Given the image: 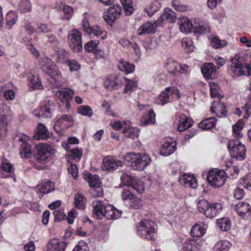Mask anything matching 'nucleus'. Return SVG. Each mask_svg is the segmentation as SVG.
Instances as JSON below:
<instances>
[{"label": "nucleus", "instance_id": "obj_1", "mask_svg": "<svg viewBox=\"0 0 251 251\" xmlns=\"http://www.w3.org/2000/svg\"><path fill=\"white\" fill-rule=\"evenodd\" d=\"M154 223L148 219H144L140 221L137 226V233L140 237L154 241L157 237Z\"/></svg>", "mask_w": 251, "mask_h": 251}, {"label": "nucleus", "instance_id": "obj_2", "mask_svg": "<svg viewBox=\"0 0 251 251\" xmlns=\"http://www.w3.org/2000/svg\"><path fill=\"white\" fill-rule=\"evenodd\" d=\"M124 158L128 162L130 166L135 170L142 171L151 162V158L146 154L128 153L125 155Z\"/></svg>", "mask_w": 251, "mask_h": 251}, {"label": "nucleus", "instance_id": "obj_3", "mask_svg": "<svg viewBox=\"0 0 251 251\" xmlns=\"http://www.w3.org/2000/svg\"><path fill=\"white\" fill-rule=\"evenodd\" d=\"M231 70L235 75H251V66L244 64L238 56L235 55L233 58L231 59Z\"/></svg>", "mask_w": 251, "mask_h": 251}, {"label": "nucleus", "instance_id": "obj_4", "mask_svg": "<svg viewBox=\"0 0 251 251\" xmlns=\"http://www.w3.org/2000/svg\"><path fill=\"white\" fill-rule=\"evenodd\" d=\"M36 150L35 158L37 161L42 164L49 161L54 154V150L51 146L46 144L37 145Z\"/></svg>", "mask_w": 251, "mask_h": 251}, {"label": "nucleus", "instance_id": "obj_5", "mask_svg": "<svg viewBox=\"0 0 251 251\" xmlns=\"http://www.w3.org/2000/svg\"><path fill=\"white\" fill-rule=\"evenodd\" d=\"M40 64L44 71L51 76L54 79L55 87H58L60 86L61 85L58 81V77L59 76V71L52 61L48 58H44L42 59Z\"/></svg>", "mask_w": 251, "mask_h": 251}, {"label": "nucleus", "instance_id": "obj_6", "mask_svg": "<svg viewBox=\"0 0 251 251\" xmlns=\"http://www.w3.org/2000/svg\"><path fill=\"white\" fill-rule=\"evenodd\" d=\"M225 173L222 170H211L208 172L207 180L214 187H219L223 185L226 180Z\"/></svg>", "mask_w": 251, "mask_h": 251}, {"label": "nucleus", "instance_id": "obj_7", "mask_svg": "<svg viewBox=\"0 0 251 251\" xmlns=\"http://www.w3.org/2000/svg\"><path fill=\"white\" fill-rule=\"evenodd\" d=\"M122 184L132 187L139 194L142 193L145 190V185L141 180L132 177L127 174H124L122 177Z\"/></svg>", "mask_w": 251, "mask_h": 251}, {"label": "nucleus", "instance_id": "obj_8", "mask_svg": "<svg viewBox=\"0 0 251 251\" xmlns=\"http://www.w3.org/2000/svg\"><path fill=\"white\" fill-rule=\"evenodd\" d=\"M83 177L88 181L90 187L97 189L98 191L96 192L95 190L92 191L91 193L94 196L98 197L102 194V189L100 187L101 181L98 176L92 175L88 172H85L83 174Z\"/></svg>", "mask_w": 251, "mask_h": 251}, {"label": "nucleus", "instance_id": "obj_9", "mask_svg": "<svg viewBox=\"0 0 251 251\" xmlns=\"http://www.w3.org/2000/svg\"><path fill=\"white\" fill-rule=\"evenodd\" d=\"M229 152L232 156L237 158H243L245 154L246 149L238 140L229 141L228 144Z\"/></svg>", "mask_w": 251, "mask_h": 251}, {"label": "nucleus", "instance_id": "obj_10", "mask_svg": "<svg viewBox=\"0 0 251 251\" xmlns=\"http://www.w3.org/2000/svg\"><path fill=\"white\" fill-rule=\"evenodd\" d=\"M81 34L78 30H73L70 34V47L74 52H79L82 49Z\"/></svg>", "mask_w": 251, "mask_h": 251}, {"label": "nucleus", "instance_id": "obj_11", "mask_svg": "<svg viewBox=\"0 0 251 251\" xmlns=\"http://www.w3.org/2000/svg\"><path fill=\"white\" fill-rule=\"evenodd\" d=\"M197 205V209L209 218L214 217L221 209V205Z\"/></svg>", "mask_w": 251, "mask_h": 251}, {"label": "nucleus", "instance_id": "obj_12", "mask_svg": "<svg viewBox=\"0 0 251 251\" xmlns=\"http://www.w3.org/2000/svg\"><path fill=\"white\" fill-rule=\"evenodd\" d=\"M122 166L123 163L121 161L115 159L111 156H106L102 160V168L106 171H113Z\"/></svg>", "mask_w": 251, "mask_h": 251}, {"label": "nucleus", "instance_id": "obj_13", "mask_svg": "<svg viewBox=\"0 0 251 251\" xmlns=\"http://www.w3.org/2000/svg\"><path fill=\"white\" fill-rule=\"evenodd\" d=\"M121 12V8L119 5H113L109 8L106 14L104 15L105 21L107 23L112 25L120 17Z\"/></svg>", "mask_w": 251, "mask_h": 251}, {"label": "nucleus", "instance_id": "obj_14", "mask_svg": "<svg viewBox=\"0 0 251 251\" xmlns=\"http://www.w3.org/2000/svg\"><path fill=\"white\" fill-rule=\"evenodd\" d=\"M179 181L181 184L186 187L196 188L198 187L197 180L193 175L183 174L179 176Z\"/></svg>", "mask_w": 251, "mask_h": 251}, {"label": "nucleus", "instance_id": "obj_15", "mask_svg": "<svg viewBox=\"0 0 251 251\" xmlns=\"http://www.w3.org/2000/svg\"><path fill=\"white\" fill-rule=\"evenodd\" d=\"M67 246L66 242L58 239H51L47 245V251H64Z\"/></svg>", "mask_w": 251, "mask_h": 251}, {"label": "nucleus", "instance_id": "obj_16", "mask_svg": "<svg viewBox=\"0 0 251 251\" xmlns=\"http://www.w3.org/2000/svg\"><path fill=\"white\" fill-rule=\"evenodd\" d=\"M50 136V132L44 125L39 123L37 128L35 129V134L33 138L35 140L39 139H47Z\"/></svg>", "mask_w": 251, "mask_h": 251}, {"label": "nucleus", "instance_id": "obj_17", "mask_svg": "<svg viewBox=\"0 0 251 251\" xmlns=\"http://www.w3.org/2000/svg\"><path fill=\"white\" fill-rule=\"evenodd\" d=\"M104 217L108 220L117 219L120 217L121 212L114 207L113 205L105 206Z\"/></svg>", "mask_w": 251, "mask_h": 251}, {"label": "nucleus", "instance_id": "obj_18", "mask_svg": "<svg viewBox=\"0 0 251 251\" xmlns=\"http://www.w3.org/2000/svg\"><path fill=\"white\" fill-rule=\"evenodd\" d=\"M156 27L157 25L155 23H146L138 28V34L141 35L143 34L153 33L155 32Z\"/></svg>", "mask_w": 251, "mask_h": 251}, {"label": "nucleus", "instance_id": "obj_19", "mask_svg": "<svg viewBox=\"0 0 251 251\" xmlns=\"http://www.w3.org/2000/svg\"><path fill=\"white\" fill-rule=\"evenodd\" d=\"M212 112L215 113L216 115L219 117H225L227 112L224 103H221L219 100L214 102V105L211 107Z\"/></svg>", "mask_w": 251, "mask_h": 251}, {"label": "nucleus", "instance_id": "obj_20", "mask_svg": "<svg viewBox=\"0 0 251 251\" xmlns=\"http://www.w3.org/2000/svg\"><path fill=\"white\" fill-rule=\"evenodd\" d=\"M201 245L192 238H188L184 242L183 245L184 251H198Z\"/></svg>", "mask_w": 251, "mask_h": 251}, {"label": "nucleus", "instance_id": "obj_21", "mask_svg": "<svg viewBox=\"0 0 251 251\" xmlns=\"http://www.w3.org/2000/svg\"><path fill=\"white\" fill-rule=\"evenodd\" d=\"M139 132L138 129L131 127L130 122H127V124L124 127L123 133L126 137L134 139L138 137Z\"/></svg>", "mask_w": 251, "mask_h": 251}, {"label": "nucleus", "instance_id": "obj_22", "mask_svg": "<svg viewBox=\"0 0 251 251\" xmlns=\"http://www.w3.org/2000/svg\"><path fill=\"white\" fill-rule=\"evenodd\" d=\"M56 96L63 102H68L74 95V91L69 88H64L57 91Z\"/></svg>", "mask_w": 251, "mask_h": 251}, {"label": "nucleus", "instance_id": "obj_23", "mask_svg": "<svg viewBox=\"0 0 251 251\" xmlns=\"http://www.w3.org/2000/svg\"><path fill=\"white\" fill-rule=\"evenodd\" d=\"M202 73L208 79H213L216 77V70L212 63L205 64L202 68Z\"/></svg>", "mask_w": 251, "mask_h": 251}, {"label": "nucleus", "instance_id": "obj_24", "mask_svg": "<svg viewBox=\"0 0 251 251\" xmlns=\"http://www.w3.org/2000/svg\"><path fill=\"white\" fill-rule=\"evenodd\" d=\"M98 44L94 42V41H91L90 42H88L85 45V50L88 51L92 52L97 56L99 55L100 57L102 56V54H101L102 50H100L99 47L98 46Z\"/></svg>", "mask_w": 251, "mask_h": 251}, {"label": "nucleus", "instance_id": "obj_25", "mask_svg": "<svg viewBox=\"0 0 251 251\" xmlns=\"http://www.w3.org/2000/svg\"><path fill=\"white\" fill-rule=\"evenodd\" d=\"M176 144L173 141H167L165 143L161 150V153L165 156H168L173 153L175 150Z\"/></svg>", "mask_w": 251, "mask_h": 251}, {"label": "nucleus", "instance_id": "obj_26", "mask_svg": "<svg viewBox=\"0 0 251 251\" xmlns=\"http://www.w3.org/2000/svg\"><path fill=\"white\" fill-rule=\"evenodd\" d=\"M234 208L238 215L243 218H245L248 213L251 212L250 205H235Z\"/></svg>", "mask_w": 251, "mask_h": 251}, {"label": "nucleus", "instance_id": "obj_27", "mask_svg": "<svg viewBox=\"0 0 251 251\" xmlns=\"http://www.w3.org/2000/svg\"><path fill=\"white\" fill-rule=\"evenodd\" d=\"M193 123V121L191 119L184 116L181 117L177 129L179 131L182 132L191 127Z\"/></svg>", "mask_w": 251, "mask_h": 251}, {"label": "nucleus", "instance_id": "obj_28", "mask_svg": "<svg viewBox=\"0 0 251 251\" xmlns=\"http://www.w3.org/2000/svg\"><path fill=\"white\" fill-rule=\"evenodd\" d=\"M218 226L223 231L229 230L231 227L230 220L227 218H223L217 220Z\"/></svg>", "mask_w": 251, "mask_h": 251}, {"label": "nucleus", "instance_id": "obj_29", "mask_svg": "<svg viewBox=\"0 0 251 251\" xmlns=\"http://www.w3.org/2000/svg\"><path fill=\"white\" fill-rule=\"evenodd\" d=\"M180 29L184 32H189L191 31L193 28V25L191 21L187 18L180 19Z\"/></svg>", "mask_w": 251, "mask_h": 251}, {"label": "nucleus", "instance_id": "obj_30", "mask_svg": "<svg viewBox=\"0 0 251 251\" xmlns=\"http://www.w3.org/2000/svg\"><path fill=\"white\" fill-rule=\"evenodd\" d=\"M216 121V118L213 117L206 119L201 122L199 124V126L203 130L211 129L215 126Z\"/></svg>", "mask_w": 251, "mask_h": 251}, {"label": "nucleus", "instance_id": "obj_31", "mask_svg": "<svg viewBox=\"0 0 251 251\" xmlns=\"http://www.w3.org/2000/svg\"><path fill=\"white\" fill-rule=\"evenodd\" d=\"M205 232V228L199 224H195L191 229L190 233L192 236L201 237Z\"/></svg>", "mask_w": 251, "mask_h": 251}, {"label": "nucleus", "instance_id": "obj_32", "mask_svg": "<svg viewBox=\"0 0 251 251\" xmlns=\"http://www.w3.org/2000/svg\"><path fill=\"white\" fill-rule=\"evenodd\" d=\"M105 209V205H96L93 207V217L97 219H101L104 217Z\"/></svg>", "mask_w": 251, "mask_h": 251}, {"label": "nucleus", "instance_id": "obj_33", "mask_svg": "<svg viewBox=\"0 0 251 251\" xmlns=\"http://www.w3.org/2000/svg\"><path fill=\"white\" fill-rule=\"evenodd\" d=\"M230 245V243L226 240L218 241L214 247V251H228Z\"/></svg>", "mask_w": 251, "mask_h": 251}, {"label": "nucleus", "instance_id": "obj_34", "mask_svg": "<svg viewBox=\"0 0 251 251\" xmlns=\"http://www.w3.org/2000/svg\"><path fill=\"white\" fill-rule=\"evenodd\" d=\"M122 197L123 200L129 201L132 203L142 202L141 199L134 197L129 190L123 192Z\"/></svg>", "mask_w": 251, "mask_h": 251}, {"label": "nucleus", "instance_id": "obj_35", "mask_svg": "<svg viewBox=\"0 0 251 251\" xmlns=\"http://www.w3.org/2000/svg\"><path fill=\"white\" fill-rule=\"evenodd\" d=\"M20 154L22 157L29 158L31 155V146L26 142H24L21 145Z\"/></svg>", "mask_w": 251, "mask_h": 251}, {"label": "nucleus", "instance_id": "obj_36", "mask_svg": "<svg viewBox=\"0 0 251 251\" xmlns=\"http://www.w3.org/2000/svg\"><path fill=\"white\" fill-rule=\"evenodd\" d=\"M119 69L122 71H125L126 73L132 72L134 70V66L131 65L127 62L121 60L118 65Z\"/></svg>", "mask_w": 251, "mask_h": 251}, {"label": "nucleus", "instance_id": "obj_37", "mask_svg": "<svg viewBox=\"0 0 251 251\" xmlns=\"http://www.w3.org/2000/svg\"><path fill=\"white\" fill-rule=\"evenodd\" d=\"M181 44L186 52H191L193 51L194 48L193 42L190 39L187 38L183 39Z\"/></svg>", "mask_w": 251, "mask_h": 251}, {"label": "nucleus", "instance_id": "obj_38", "mask_svg": "<svg viewBox=\"0 0 251 251\" xmlns=\"http://www.w3.org/2000/svg\"><path fill=\"white\" fill-rule=\"evenodd\" d=\"M155 114L153 110L151 109L146 115V117L142 119L141 123L144 125L154 123L155 122Z\"/></svg>", "mask_w": 251, "mask_h": 251}, {"label": "nucleus", "instance_id": "obj_39", "mask_svg": "<svg viewBox=\"0 0 251 251\" xmlns=\"http://www.w3.org/2000/svg\"><path fill=\"white\" fill-rule=\"evenodd\" d=\"M124 9L126 15L131 14L134 10L131 0H122Z\"/></svg>", "mask_w": 251, "mask_h": 251}, {"label": "nucleus", "instance_id": "obj_40", "mask_svg": "<svg viewBox=\"0 0 251 251\" xmlns=\"http://www.w3.org/2000/svg\"><path fill=\"white\" fill-rule=\"evenodd\" d=\"M78 113L83 115L91 117L93 115L91 108L87 105L80 106L77 108Z\"/></svg>", "mask_w": 251, "mask_h": 251}, {"label": "nucleus", "instance_id": "obj_41", "mask_svg": "<svg viewBox=\"0 0 251 251\" xmlns=\"http://www.w3.org/2000/svg\"><path fill=\"white\" fill-rule=\"evenodd\" d=\"M54 189V185L51 182H48L41 186L39 192L43 194H47Z\"/></svg>", "mask_w": 251, "mask_h": 251}, {"label": "nucleus", "instance_id": "obj_42", "mask_svg": "<svg viewBox=\"0 0 251 251\" xmlns=\"http://www.w3.org/2000/svg\"><path fill=\"white\" fill-rule=\"evenodd\" d=\"M53 214L55 217V221L59 222L66 220V218H67L64 209L61 208L55 210L53 212Z\"/></svg>", "mask_w": 251, "mask_h": 251}, {"label": "nucleus", "instance_id": "obj_43", "mask_svg": "<svg viewBox=\"0 0 251 251\" xmlns=\"http://www.w3.org/2000/svg\"><path fill=\"white\" fill-rule=\"evenodd\" d=\"M82 156V152L78 149L70 150V153L66 155L68 157H72L75 160H79Z\"/></svg>", "mask_w": 251, "mask_h": 251}, {"label": "nucleus", "instance_id": "obj_44", "mask_svg": "<svg viewBox=\"0 0 251 251\" xmlns=\"http://www.w3.org/2000/svg\"><path fill=\"white\" fill-rule=\"evenodd\" d=\"M243 123L241 121H238L233 126V131L238 137L242 136L241 132L243 127Z\"/></svg>", "mask_w": 251, "mask_h": 251}, {"label": "nucleus", "instance_id": "obj_45", "mask_svg": "<svg viewBox=\"0 0 251 251\" xmlns=\"http://www.w3.org/2000/svg\"><path fill=\"white\" fill-rule=\"evenodd\" d=\"M169 88H166L165 91L162 92L158 97L159 100L164 104L168 102L169 96L168 92Z\"/></svg>", "mask_w": 251, "mask_h": 251}, {"label": "nucleus", "instance_id": "obj_46", "mask_svg": "<svg viewBox=\"0 0 251 251\" xmlns=\"http://www.w3.org/2000/svg\"><path fill=\"white\" fill-rule=\"evenodd\" d=\"M211 43L212 47L215 49L222 48L226 45V43L224 41H221L215 37L211 38Z\"/></svg>", "mask_w": 251, "mask_h": 251}, {"label": "nucleus", "instance_id": "obj_47", "mask_svg": "<svg viewBox=\"0 0 251 251\" xmlns=\"http://www.w3.org/2000/svg\"><path fill=\"white\" fill-rule=\"evenodd\" d=\"M164 17L171 23H174L176 20L175 13L170 9H166L164 12Z\"/></svg>", "mask_w": 251, "mask_h": 251}, {"label": "nucleus", "instance_id": "obj_48", "mask_svg": "<svg viewBox=\"0 0 251 251\" xmlns=\"http://www.w3.org/2000/svg\"><path fill=\"white\" fill-rule=\"evenodd\" d=\"M31 86L34 89H41L42 86L37 76H32L30 78Z\"/></svg>", "mask_w": 251, "mask_h": 251}, {"label": "nucleus", "instance_id": "obj_49", "mask_svg": "<svg viewBox=\"0 0 251 251\" xmlns=\"http://www.w3.org/2000/svg\"><path fill=\"white\" fill-rule=\"evenodd\" d=\"M209 86L211 97L212 98L217 97L219 95L218 90H219L218 84L212 82L209 83Z\"/></svg>", "mask_w": 251, "mask_h": 251}, {"label": "nucleus", "instance_id": "obj_50", "mask_svg": "<svg viewBox=\"0 0 251 251\" xmlns=\"http://www.w3.org/2000/svg\"><path fill=\"white\" fill-rule=\"evenodd\" d=\"M78 143V140L75 137H70L68 139V142L63 143V146L64 149L66 150L71 149V145L77 144Z\"/></svg>", "mask_w": 251, "mask_h": 251}, {"label": "nucleus", "instance_id": "obj_51", "mask_svg": "<svg viewBox=\"0 0 251 251\" xmlns=\"http://www.w3.org/2000/svg\"><path fill=\"white\" fill-rule=\"evenodd\" d=\"M87 202L86 199L81 194L77 193L75 196V204H84Z\"/></svg>", "mask_w": 251, "mask_h": 251}, {"label": "nucleus", "instance_id": "obj_52", "mask_svg": "<svg viewBox=\"0 0 251 251\" xmlns=\"http://www.w3.org/2000/svg\"><path fill=\"white\" fill-rule=\"evenodd\" d=\"M77 215L76 209H72L68 212V217L66 218L67 222L69 224H72L74 222V218Z\"/></svg>", "mask_w": 251, "mask_h": 251}, {"label": "nucleus", "instance_id": "obj_53", "mask_svg": "<svg viewBox=\"0 0 251 251\" xmlns=\"http://www.w3.org/2000/svg\"><path fill=\"white\" fill-rule=\"evenodd\" d=\"M126 124H127V122L116 121L114 123H111V126L114 129L119 130L122 127H124L126 126Z\"/></svg>", "mask_w": 251, "mask_h": 251}, {"label": "nucleus", "instance_id": "obj_54", "mask_svg": "<svg viewBox=\"0 0 251 251\" xmlns=\"http://www.w3.org/2000/svg\"><path fill=\"white\" fill-rule=\"evenodd\" d=\"M105 86L106 88L112 89L117 85V82L114 79L107 78L104 82Z\"/></svg>", "mask_w": 251, "mask_h": 251}, {"label": "nucleus", "instance_id": "obj_55", "mask_svg": "<svg viewBox=\"0 0 251 251\" xmlns=\"http://www.w3.org/2000/svg\"><path fill=\"white\" fill-rule=\"evenodd\" d=\"M69 172L72 175L73 177L76 179L78 176V171L75 165L71 164L68 168Z\"/></svg>", "mask_w": 251, "mask_h": 251}, {"label": "nucleus", "instance_id": "obj_56", "mask_svg": "<svg viewBox=\"0 0 251 251\" xmlns=\"http://www.w3.org/2000/svg\"><path fill=\"white\" fill-rule=\"evenodd\" d=\"M197 30L202 33H209L210 32V28L207 25L204 24H199Z\"/></svg>", "mask_w": 251, "mask_h": 251}, {"label": "nucleus", "instance_id": "obj_57", "mask_svg": "<svg viewBox=\"0 0 251 251\" xmlns=\"http://www.w3.org/2000/svg\"><path fill=\"white\" fill-rule=\"evenodd\" d=\"M245 187L251 190V174L248 175L243 180Z\"/></svg>", "mask_w": 251, "mask_h": 251}, {"label": "nucleus", "instance_id": "obj_58", "mask_svg": "<svg viewBox=\"0 0 251 251\" xmlns=\"http://www.w3.org/2000/svg\"><path fill=\"white\" fill-rule=\"evenodd\" d=\"M89 33L94 34L95 35L98 36L101 34L102 31L99 26H96L90 29Z\"/></svg>", "mask_w": 251, "mask_h": 251}, {"label": "nucleus", "instance_id": "obj_59", "mask_svg": "<svg viewBox=\"0 0 251 251\" xmlns=\"http://www.w3.org/2000/svg\"><path fill=\"white\" fill-rule=\"evenodd\" d=\"M1 168L2 171L8 173H10L13 171L11 165L7 163H2Z\"/></svg>", "mask_w": 251, "mask_h": 251}, {"label": "nucleus", "instance_id": "obj_60", "mask_svg": "<svg viewBox=\"0 0 251 251\" xmlns=\"http://www.w3.org/2000/svg\"><path fill=\"white\" fill-rule=\"evenodd\" d=\"M134 84L132 80H127V83L126 84V86L124 89V93H127L128 92H131L133 88Z\"/></svg>", "mask_w": 251, "mask_h": 251}, {"label": "nucleus", "instance_id": "obj_61", "mask_svg": "<svg viewBox=\"0 0 251 251\" xmlns=\"http://www.w3.org/2000/svg\"><path fill=\"white\" fill-rule=\"evenodd\" d=\"M50 215V212L49 210H46L42 215V223L44 225H47L49 222V218Z\"/></svg>", "mask_w": 251, "mask_h": 251}, {"label": "nucleus", "instance_id": "obj_62", "mask_svg": "<svg viewBox=\"0 0 251 251\" xmlns=\"http://www.w3.org/2000/svg\"><path fill=\"white\" fill-rule=\"evenodd\" d=\"M7 122L6 116L5 115H1L0 117V129L6 126Z\"/></svg>", "mask_w": 251, "mask_h": 251}, {"label": "nucleus", "instance_id": "obj_63", "mask_svg": "<svg viewBox=\"0 0 251 251\" xmlns=\"http://www.w3.org/2000/svg\"><path fill=\"white\" fill-rule=\"evenodd\" d=\"M24 250L25 251H34L35 250V246L34 242L30 241L28 244L25 245Z\"/></svg>", "mask_w": 251, "mask_h": 251}, {"label": "nucleus", "instance_id": "obj_64", "mask_svg": "<svg viewBox=\"0 0 251 251\" xmlns=\"http://www.w3.org/2000/svg\"><path fill=\"white\" fill-rule=\"evenodd\" d=\"M244 190L242 189L237 188L235 190L234 197L238 200H241L244 196Z\"/></svg>", "mask_w": 251, "mask_h": 251}]
</instances>
